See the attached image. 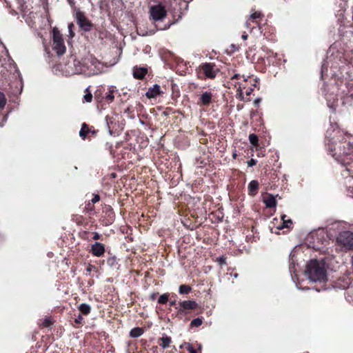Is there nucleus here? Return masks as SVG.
I'll return each instance as SVG.
<instances>
[{
    "label": "nucleus",
    "instance_id": "f257e3e1",
    "mask_svg": "<svg viewBox=\"0 0 353 353\" xmlns=\"http://www.w3.org/2000/svg\"><path fill=\"white\" fill-rule=\"evenodd\" d=\"M305 273L312 282H325L327 281V270L325 263L314 259L307 265Z\"/></svg>",
    "mask_w": 353,
    "mask_h": 353
},
{
    "label": "nucleus",
    "instance_id": "f03ea898",
    "mask_svg": "<svg viewBox=\"0 0 353 353\" xmlns=\"http://www.w3.org/2000/svg\"><path fill=\"white\" fill-rule=\"evenodd\" d=\"M52 49L59 56L63 54L66 51L62 34L56 27L52 29Z\"/></svg>",
    "mask_w": 353,
    "mask_h": 353
},
{
    "label": "nucleus",
    "instance_id": "7ed1b4c3",
    "mask_svg": "<svg viewBox=\"0 0 353 353\" xmlns=\"http://www.w3.org/2000/svg\"><path fill=\"white\" fill-rule=\"evenodd\" d=\"M336 241L339 244L346 249H353V232L349 231L341 232L337 236Z\"/></svg>",
    "mask_w": 353,
    "mask_h": 353
},
{
    "label": "nucleus",
    "instance_id": "20e7f679",
    "mask_svg": "<svg viewBox=\"0 0 353 353\" xmlns=\"http://www.w3.org/2000/svg\"><path fill=\"white\" fill-rule=\"evenodd\" d=\"M150 13L154 21H161L167 14L164 6L161 5L152 6L150 10Z\"/></svg>",
    "mask_w": 353,
    "mask_h": 353
},
{
    "label": "nucleus",
    "instance_id": "39448f33",
    "mask_svg": "<svg viewBox=\"0 0 353 353\" xmlns=\"http://www.w3.org/2000/svg\"><path fill=\"white\" fill-rule=\"evenodd\" d=\"M214 63H205L201 65V69L203 70L206 77L214 79L216 75V72L214 70Z\"/></svg>",
    "mask_w": 353,
    "mask_h": 353
},
{
    "label": "nucleus",
    "instance_id": "423d86ee",
    "mask_svg": "<svg viewBox=\"0 0 353 353\" xmlns=\"http://www.w3.org/2000/svg\"><path fill=\"white\" fill-rule=\"evenodd\" d=\"M197 307V303L194 301H183L179 303V311L183 312L188 310H194Z\"/></svg>",
    "mask_w": 353,
    "mask_h": 353
},
{
    "label": "nucleus",
    "instance_id": "0eeeda50",
    "mask_svg": "<svg viewBox=\"0 0 353 353\" xmlns=\"http://www.w3.org/2000/svg\"><path fill=\"white\" fill-rule=\"evenodd\" d=\"M77 23L79 26L83 29L85 31H89L91 28L90 23L88 20L81 14H79L77 16Z\"/></svg>",
    "mask_w": 353,
    "mask_h": 353
},
{
    "label": "nucleus",
    "instance_id": "6e6552de",
    "mask_svg": "<svg viewBox=\"0 0 353 353\" xmlns=\"http://www.w3.org/2000/svg\"><path fill=\"white\" fill-rule=\"evenodd\" d=\"M105 248L101 243H95L92 246V253L95 256H101L104 254Z\"/></svg>",
    "mask_w": 353,
    "mask_h": 353
},
{
    "label": "nucleus",
    "instance_id": "1a4fd4ad",
    "mask_svg": "<svg viewBox=\"0 0 353 353\" xmlns=\"http://www.w3.org/2000/svg\"><path fill=\"white\" fill-rule=\"evenodd\" d=\"M212 94L211 92H205L201 95L199 103L203 105H208L212 101Z\"/></svg>",
    "mask_w": 353,
    "mask_h": 353
},
{
    "label": "nucleus",
    "instance_id": "9d476101",
    "mask_svg": "<svg viewBox=\"0 0 353 353\" xmlns=\"http://www.w3.org/2000/svg\"><path fill=\"white\" fill-rule=\"evenodd\" d=\"M259 190V182L256 180H252L248 185L249 194L251 196H255Z\"/></svg>",
    "mask_w": 353,
    "mask_h": 353
},
{
    "label": "nucleus",
    "instance_id": "9b49d317",
    "mask_svg": "<svg viewBox=\"0 0 353 353\" xmlns=\"http://www.w3.org/2000/svg\"><path fill=\"white\" fill-rule=\"evenodd\" d=\"M160 94V86L154 85L152 88H150L146 92L145 95L148 98H154Z\"/></svg>",
    "mask_w": 353,
    "mask_h": 353
},
{
    "label": "nucleus",
    "instance_id": "f8f14e48",
    "mask_svg": "<svg viewBox=\"0 0 353 353\" xmlns=\"http://www.w3.org/2000/svg\"><path fill=\"white\" fill-rule=\"evenodd\" d=\"M263 202L265 203L267 208H274L276 205V201L275 197L269 194L263 199Z\"/></svg>",
    "mask_w": 353,
    "mask_h": 353
},
{
    "label": "nucleus",
    "instance_id": "ddd939ff",
    "mask_svg": "<svg viewBox=\"0 0 353 353\" xmlns=\"http://www.w3.org/2000/svg\"><path fill=\"white\" fill-rule=\"evenodd\" d=\"M134 77L137 79H142L147 74V69L144 68H136L134 69Z\"/></svg>",
    "mask_w": 353,
    "mask_h": 353
},
{
    "label": "nucleus",
    "instance_id": "4468645a",
    "mask_svg": "<svg viewBox=\"0 0 353 353\" xmlns=\"http://www.w3.org/2000/svg\"><path fill=\"white\" fill-rule=\"evenodd\" d=\"M263 18V14L258 11L254 12L250 16V21L252 23L258 24L259 21H261Z\"/></svg>",
    "mask_w": 353,
    "mask_h": 353
},
{
    "label": "nucleus",
    "instance_id": "2eb2a0df",
    "mask_svg": "<svg viewBox=\"0 0 353 353\" xmlns=\"http://www.w3.org/2000/svg\"><path fill=\"white\" fill-rule=\"evenodd\" d=\"M160 341L161 343H159V345L161 346L163 349L168 348L172 342L171 338L166 335H163L160 339Z\"/></svg>",
    "mask_w": 353,
    "mask_h": 353
},
{
    "label": "nucleus",
    "instance_id": "dca6fc26",
    "mask_svg": "<svg viewBox=\"0 0 353 353\" xmlns=\"http://www.w3.org/2000/svg\"><path fill=\"white\" fill-rule=\"evenodd\" d=\"M143 334V330L141 327H134L131 330L130 336L132 338H137Z\"/></svg>",
    "mask_w": 353,
    "mask_h": 353
},
{
    "label": "nucleus",
    "instance_id": "f3484780",
    "mask_svg": "<svg viewBox=\"0 0 353 353\" xmlns=\"http://www.w3.org/2000/svg\"><path fill=\"white\" fill-rule=\"evenodd\" d=\"M79 310L83 314L88 315L90 312L91 307L88 304L81 303L79 306Z\"/></svg>",
    "mask_w": 353,
    "mask_h": 353
},
{
    "label": "nucleus",
    "instance_id": "a211bd4d",
    "mask_svg": "<svg viewBox=\"0 0 353 353\" xmlns=\"http://www.w3.org/2000/svg\"><path fill=\"white\" fill-rule=\"evenodd\" d=\"M89 132V128L88 125L83 123L81 125V130L79 132V136L83 139H85L86 137L87 134Z\"/></svg>",
    "mask_w": 353,
    "mask_h": 353
},
{
    "label": "nucleus",
    "instance_id": "6ab92c4d",
    "mask_svg": "<svg viewBox=\"0 0 353 353\" xmlns=\"http://www.w3.org/2000/svg\"><path fill=\"white\" fill-rule=\"evenodd\" d=\"M185 347L188 351L189 352V353H198L197 352V350H196L192 345L190 343H183L182 345H180V347L182 348Z\"/></svg>",
    "mask_w": 353,
    "mask_h": 353
},
{
    "label": "nucleus",
    "instance_id": "aec40b11",
    "mask_svg": "<svg viewBox=\"0 0 353 353\" xmlns=\"http://www.w3.org/2000/svg\"><path fill=\"white\" fill-rule=\"evenodd\" d=\"M286 215H283L281 219L283 220V225L281 226L278 227L279 229H283L284 228H290V225H292V222L290 219L285 220V218Z\"/></svg>",
    "mask_w": 353,
    "mask_h": 353
},
{
    "label": "nucleus",
    "instance_id": "412c9836",
    "mask_svg": "<svg viewBox=\"0 0 353 353\" xmlns=\"http://www.w3.org/2000/svg\"><path fill=\"white\" fill-rule=\"evenodd\" d=\"M191 291V288L186 285H181L179 286V292L180 294H187Z\"/></svg>",
    "mask_w": 353,
    "mask_h": 353
},
{
    "label": "nucleus",
    "instance_id": "4be33fe9",
    "mask_svg": "<svg viewBox=\"0 0 353 353\" xmlns=\"http://www.w3.org/2000/svg\"><path fill=\"white\" fill-rule=\"evenodd\" d=\"M169 295L168 294H163L161 295L158 299V303L160 304H165L168 301Z\"/></svg>",
    "mask_w": 353,
    "mask_h": 353
},
{
    "label": "nucleus",
    "instance_id": "5701e85b",
    "mask_svg": "<svg viewBox=\"0 0 353 353\" xmlns=\"http://www.w3.org/2000/svg\"><path fill=\"white\" fill-rule=\"evenodd\" d=\"M249 141L251 144L256 146L258 143V137L254 134H251L249 135Z\"/></svg>",
    "mask_w": 353,
    "mask_h": 353
},
{
    "label": "nucleus",
    "instance_id": "b1692460",
    "mask_svg": "<svg viewBox=\"0 0 353 353\" xmlns=\"http://www.w3.org/2000/svg\"><path fill=\"white\" fill-rule=\"evenodd\" d=\"M85 94L83 96L85 101L88 103H90L92 99V94L89 92L88 88L85 89Z\"/></svg>",
    "mask_w": 353,
    "mask_h": 353
},
{
    "label": "nucleus",
    "instance_id": "393cba45",
    "mask_svg": "<svg viewBox=\"0 0 353 353\" xmlns=\"http://www.w3.org/2000/svg\"><path fill=\"white\" fill-rule=\"evenodd\" d=\"M6 104V99L3 92H0V108H3Z\"/></svg>",
    "mask_w": 353,
    "mask_h": 353
},
{
    "label": "nucleus",
    "instance_id": "a878e982",
    "mask_svg": "<svg viewBox=\"0 0 353 353\" xmlns=\"http://www.w3.org/2000/svg\"><path fill=\"white\" fill-rule=\"evenodd\" d=\"M202 324V320L199 318L194 319L191 322V326L199 327Z\"/></svg>",
    "mask_w": 353,
    "mask_h": 353
},
{
    "label": "nucleus",
    "instance_id": "bb28decb",
    "mask_svg": "<svg viewBox=\"0 0 353 353\" xmlns=\"http://www.w3.org/2000/svg\"><path fill=\"white\" fill-rule=\"evenodd\" d=\"M74 27L73 23H69L68 28L69 31V34L71 38L74 37V32H73V28Z\"/></svg>",
    "mask_w": 353,
    "mask_h": 353
},
{
    "label": "nucleus",
    "instance_id": "cd10ccee",
    "mask_svg": "<svg viewBox=\"0 0 353 353\" xmlns=\"http://www.w3.org/2000/svg\"><path fill=\"white\" fill-rule=\"evenodd\" d=\"M106 99L109 100L110 101H112L114 99V96L113 94L112 91H110L109 93L106 96Z\"/></svg>",
    "mask_w": 353,
    "mask_h": 353
},
{
    "label": "nucleus",
    "instance_id": "c85d7f7f",
    "mask_svg": "<svg viewBox=\"0 0 353 353\" xmlns=\"http://www.w3.org/2000/svg\"><path fill=\"white\" fill-rule=\"evenodd\" d=\"M243 88H245V87H243L242 85H239V88L237 89V92H239L240 97H241V99H243Z\"/></svg>",
    "mask_w": 353,
    "mask_h": 353
},
{
    "label": "nucleus",
    "instance_id": "c756f323",
    "mask_svg": "<svg viewBox=\"0 0 353 353\" xmlns=\"http://www.w3.org/2000/svg\"><path fill=\"white\" fill-rule=\"evenodd\" d=\"M256 161L253 159H252L251 160L248 161V165L250 166V167L256 165Z\"/></svg>",
    "mask_w": 353,
    "mask_h": 353
},
{
    "label": "nucleus",
    "instance_id": "7c9ffc66",
    "mask_svg": "<svg viewBox=\"0 0 353 353\" xmlns=\"http://www.w3.org/2000/svg\"><path fill=\"white\" fill-rule=\"evenodd\" d=\"M99 199H100V196L98 194H95L92 199V202L93 203H95L98 202L99 201Z\"/></svg>",
    "mask_w": 353,
    "mask_h": 353
},
{
    "label": "nucleus",
    "instance_id": "2f4dec72",
    "mask_svg": "<svg viewBox=\"0 0 353 353\" xmlns=\"http://www.w3.org/2000/svg\"><path fill=\"white\" fill-rule=\"evenodd\" d=\"M218 261L219 262L220 264H225L226 263L225 258L223 256L219 257L218 259Z\"/></svg>",
    "mask_w": 353,
    "mask_h": 353
},
{
    "label": "nucleus",
    "instance_id": "473e14b6",
    "mask_svg": "<svg viewBox=\"0 0 353 353\" xmlns=\"http://www.w3.org/2000/svg\"><path fill=\"white\" fill-rule=\"evenodd\" d=\"M82 320H83V317L81 316V314H79V315L78 316V317L76 319L75 321H76V323H81V321H82Z\"/></svg>",
    "mask_w": 353,
    "mask_h": 353
},
{
    "label": "nucleus",
    "instance_id": "72a5a7b5",
    "mask_svg": "<svg viewBox=\"0 0 353 353\" xmlns=\"http://www.w3.org/2000/svg\"><path fill=\"white\" fill-rule=\"evenodd\" d=\"M252 91H253V88H252L248 89L246 92H245L246 95L247 96H250Z\"/></svg>",
    "mask_w": 353,
    "mask_h": 353
},
{
    "label": "nucleus",
    "instance_id": "f704fd0d",
    "mask_svg": "<svg viewBox=\"0 0 353 353\" xmlns=\"http://www.w3.org/2000/svg\"><path fill=\"white\" fill-rule=\"evenodd\" d=\"M239 77H240V75L239 74H235L231 79H239Z\"/></svg>",
    "mask_w": 353,
    "mask_h": 353
},
{
    "label": "nucleus",
    "instance_id": "c9c22d12",
    "mask_svg": "<svg viewBox=\"0 0 353 353\" xmlns=\"http://www.w3.org/2000/svg\"><path fill=\"white\" fill-rule=\"evenodd\" d=\"M242 39H243V40H246V39H248V34H243L242 35Z\"/></svg>",
    "mask_w": 353,
    "mask_h": 353
},
{
    "label": "nucleus",
    "instance_id": "e433bc0d",
    "mask_svg": "<svg viewBox=\"0 0 353 353\" xmlns=\"http://www.w3.org/2000/svg\"><path fill=\"white\" fill-rule=\"evenodd\" d=\"M259 102H260V99H256L254 100V103L255 105H257Z\"/></svg>",
    "mask_w": 353,
    "mask_h": 353
},
{
    "label": "nucleus",
    "instance_id": "4c0bfd02",
    "mask_svg": "<svg viewBox=\"0 0 353 353\" xmlns=\"http://www.w3.org/2000/svg\"><path fill=\"white\" fill-rule=\"evenodd\" d=\"M99 239V234H95L94 236V239Z\"/></svg>",
    "mask_w": 353,
    "mask_h": 353
},
{
    "label": "nucleus",
    "instance_id": "58836bf2",
    "mask_svg": "<svg viewBox=\"0 0 353 353\" xmlns=\"http://www.w3.org/2000/svg\"><path fill=\"white\" fill-rule=\"evenodd\" d=\"M175 303H176L175 301H172V302H170V305H175Z\"/></svg>",
    "mask_w": 353,
    "mask_h": 353
},
{
    "label": "nucleus",
    "instance_id": "ea45409f",
    "mask_svg": "<svg viewBox=\"0 0 353 353\" xmlns=\"http://www.w3.org/2000/svg\"><path fill=\"white\" fill-rule=\"evenodd\" d=\"M250 21H248L246 22V26L248 28V27L250 26Z\"/></svg>",
    "mask_w": 353,
    "mask_h": 353
},
{
    "label": "nucleus",
    "instance_id": "a19ab883",
    "mask_svg": "<svg viewBox=\"0 0 353 353\" xmlns=\"http://www.w3.org/2000/svg\"><path fill=\"white\" fill-rule=\"evenodd\" d=\"M254 83L253 84V86L255 87L256 85L257 81L256 79H254Z\"/></svg>",
    "mask_w": 353,
    "mask_h": 353
},
{
    "label": "nucleus",
    "instance_id": "79ce46f5",
    "mask_svg": "<svg viewBox=\"0 0 353 353\" xmlns=\"http://www.w3.org/2000/svg\"><path fill=\"white\" fill-rule=\"evenodd\" d=\"M248 78H249V77H247V78H245V77L243 76V80H244V81H247Z\"/></svg>",
    "mask_w": 353,
    "mask_h": 353
},
{
    "label": "nucleus",
    "instance_id": "37998d69",
    "mask_svg": "<svg viewBox=\"0 0 353 353\" xmlns=\"http://www.w3.org/2000/svg\"><path fill=\"white\" fill-rule=\"evenodd\" d=\"M199 351H201V345H199Z\"/></svg>",
    "mask_w": 353,
    "mask_h": 353
},
{
    "label": "nucleus",
    "instance_id": "c03bdc74",
    "mask_svg": "<svg viewBox=\"0 0 353 353\" xmlns=\"http://www.w3.org/2000/svg\"><path fill=\"white\" fill-rule=\"evenodd\" d=\"M234 276L235 278H236V277L238 276V274H234Z\"/></svg>",
    "mask_w": 353,
    "mask_h": 353
},
{
    "label": "nucleus",
    "instance_id": "a18cd8bd",
    "mask_svg": "<svg viewBox=\"0 0 353 353\" xmlns=\"http://www.w3.org/2000/svg\"><path fill=\"white\" fill-rule=\"evenodd\" d=\"M236 154L235 153L233 154V157L235 158Z\"/></svg>",
    "mask_w": 353,
    "mask_h": 353
}]
</instances>
